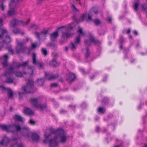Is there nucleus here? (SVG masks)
<instances>
[{"label":"nucleus","mask_w":147,"mask_h":147,"mask_svg":"<svg viewBox=\"0 0 147 147\" xmlns=\"http://www.w3.org/2000/svg\"><path fill=\"white\" fill-rule=\"evenodd\" d=\"M93 21V20H92V17L90 16L89 14H88L87 19V22H88L89 21Z\"/></svg>","instance_id":"nucleus-53"},{"label":"nucleus","mask_w":147,"mask_h":147,"mask_svg":"<svg viewBox=\"0 0 147 147\" xmlns=\"http://www.w3.org/2000/svg\"><path fill=\"white\" fill-rule=\"evenodd\" d=\"M13 32L15 34H18L19 32V30L18 29L16 28H15L12 30Z\"/></svg>","instance_id":"nucleus-50"},{"label":"nucleus","mask_w":147,"mask_h":147,"mask_svg":"<svg viewBox=\"0 0 147 147\" xmlns=\"http://www.w3.org/2000/svg\"><path fill=\"white\" fill-rule=\"evenodd\" d=\"M48 30H42L40 32V34L42 35H46L48 34Z\"/></svg>","instance_id":"nucleus-47"},{"label":"nucleus","mask_w":147,"mask_h":147,"mask_svg":"<svg viewBox=\"0 0 147 147\" xmlns=\"http://www.w3.org/2000/svg\"><path fill=\"white\" fill-rule=\"evenodd\" d=\"M87 17L86 13H83L80 18V21L81 22L85 20Z\"/></svg>","instance_id":"nucleus-34"},{"label":"nucleus","mask_w":147,"mask_h":147,"mask_svg":"<svg viewBox=\"0 0 147 147\" xmlns=\"http://www.w3.org/2000/svg\"><path fill=\"white\" fill-rule=\"evenodd\" d=\"M0 88L3 91H5L7 90V89L8 88H5L4 86L2 85L0 86Z\"/></svg>","instance_id":"nucleus-59"},{"label":"nucleus","mask_w":147,"mask_h":147,"mask_svg":"<svg viewBox=\"0 0 147 147\" xmlns=\"http://www.w3.org/2000/svg\"><path fill=\"white\" fill-rule=\"evenodd\" d=\"M28 61L23 62L22 63L13 62L10 65V67L7 69V71L4 75L6 76L11 74H13L15 73L14 69L15 68H19L21 67H25L28 65Z\"/></svg>","instance_id":"nucleus-1"},{"label":"nucleus","mask_w":147,"mask_h":147,"mask_svg":"<svg viewBox=\"0 0 147 147\" xmlns=\"http://www.w3.org/2000/svg\"><path fill=\"white\" fill-rule=\"evenodd\" d=\"M139 4L138 3H135L133 6L134 9L136 11H137L139 5Z\"/></svg>","instance_id":"nucleus-46"},{"label":"nucleus","mask_w":147,"mask_h":147,"mask_svg":"<svg viewBox=\"0 0 147 147\" xmlns=\"http://www.w3.org/2000/svg\"><path fill=\"white\" fill-rule=\"evenodd\" d=\"M57 135L60 139V142L63 144L65 143L67 141L68 137L66 135L64 130L61 129Z\"/></svg>","instance_id":"nucleus-5"},{"label":"nucleus","mask_w":147,"mask_h":147,"mask_svg":"<svg viewBox=\"0 0 147 147\" xmlns=\"http://www.w3.org/2000/svg\"><path fill=\"white\" fill-rule=\"evenodd\" d=\"M50 38L52 41H55L59 36L58 30L50 34Z\"/></svg>","instance_id":"nucleus-20"},{"label":"nucleus","mask_w":147,"mask_h":147,"mask_svg":"<svg viewBox=\"0 0 147 147\" xmlns=\"http://www.w3.org/2000/svg\"><path fill=\"white\" fill-rule=\"evenodd\" d=\"M80 71L82 73L84 74H86L85 71V69L83 68H81L80 69Z\"/></svg>","instance_id":"nucleus-64"},{"label":"nucleus","mask_w":147,"mask_h":147,"mask_svg":"<svg viewBox=\"0 0 147 147\" xmlns=\"http://www.w3.org/2000/svg\"><path fill=\"white\" fill-rule=\"evenodd\" d=\"M9 142V139L6 136H4L0 142V144L2 145H3L4 144H8Z\"/></svg>","instance_id":"nucleus-24"},{"label":"nucleus","mask_w":147,"mask_h":147,"mask_svg":"<svg viewBox=\"0 0 147 147\" xmlns=\"http://www.w3.org/2000/svg\"><path fill=\"white\" fill-rule=\"evenodd\" d=\"M28 71L26 72V71H23V74H29L30 75H32L33 74L34 71L32 69V67L31 66H29L28 68Z\"/></svg>","instance_id":"nucleus-25"},{"label":"nucleus","mask_w":147,"mask_h":147,"mask_svg":"<svg viewBox=\"0 0 147 147\" xmlns=\"http://www.w3.org/2000/svg\"><path fill=\"white\" fill-rule=\"evenodd\" d=\"M11 41V39L10 37L8 36H6L5 37V40H3L2 42H0L1 46L0 47V50H1L2 48L3 47L4 45L3 43L8 44L10 43Z\"/></svg>","instance_id":"nucleus-11"},{"label":"nucleus","mask_w":147,"mask_h":147,"mask_svg":"<svg viewBox=\"0 0 147 147\" xmlns=\"http://www.w3.org/2000/svg\"><path fill=\"white\" fill-rule=\"evenodd\" d=\"M41 52L45 56H47L48 53L46 49L44 48H42L41 49Z\"/></svg>","instance_id":"nucleus-40"},{"label":"nucleus","mask_w":147,"mask_h":147,"mask_svg":"<svg viewBox=\"0 0 147 147\" xmlns=\"http://www.w3.org/2000/svg\"><path fill=\"white\" fill-rule=\"evenodd\" d=\"M98 33L100 36L104 34L105 32V31L102 29L99 30L98 31Z\"/></svg>","instance_id":"nucleus-45"},{"label":"nucleus","mask_w":147,"mask_h":147,"mask_svg":"<svg viewBox=\"0 0 147 147\" xmlns=\"http://www.w3.org/2000/svg\"><path fill=\"white\" fill-rule=\"evenodd\" d=\"M45 76L48 80H50L53 79L58 78L59 77V75L58 74H52L51 73H47L45 72Z\"/></svg>","instance_id":"nucleus-9"},{"label":"nucleus","mask_w":147,"mask_h":147,"mask_svg":"<svg viewBox=\"0 0 147 147\" xmlns=\"http://www.w3.org/2000/svg\"><path fill=\"white\" fill-rule=\"evenodd\" d=\"M37 42L35 43H33L31 44V46L32 49H34L35 48L37 45Z\"/></svg>","instance_id":"nucleus-60"},{"label":"nucleus","mask_w":147,"mask_h":147,"mask_svg":"<svg viewBox=\"0 0 147 147\" xmlns=\"http://www.w3.org/2000/svg\"><path fill=\"white\" fill-rule=\"evenodd\" d=\"M89 40L91 42L94 43L95 45H99L101 44V42L98 39H96L95 37L91 35L89 36Z\"/></svg>","instance_id":"nucleus-14"},{"label":"nucleus","mask_w":147,"mask_h":147,"mask_svg":"<svg viewBox=\"0 0 147 147\" xmlns=\"http://www.w3.org/2000/svg\"><path fill=\"white\" fill-rule=\"evenodd\" d=\"M89 40L91 42L94 43L95 45H99L101 44V42L98 39H96L95 37L91 35L89 36Z\"/></svg>","instance_id":"nucleus-15"},{"label":"nucleus","mask_w":147,"mask_h":147,"mask_svg":"<svg viewBox=\"0 0 147 147\" xmlns=\"http://www.w3.org/2000/svg\"><path fill=\"white\" fill-rule=\"evenodd\" d=\"M146 4H145L142 5V10L144 11H146L147 9V7L146 6Z\"/></svg>","instance_id":"nucleus-49"},{"label":"nucleus","mask_w":147,"mask_h":147,"mask_svg":"<svg viewBox=\"0 0 147 147\" xmlns=\"http://www.w3.org/2000/svg\"><path fill=\"white\" fill-rule=\"evenodd\" d=\"M3 61L2 64L4 67H6L8 65V56L7 54L4 55L2 58Z\"/></svg>","instance_id":"nucleus-18"},{"label":"nucleus","mask_w":147,"mask_h":147,"mask_svg":"<svg viewBox=\"0 0 147 147\" xmlns=\"http://www.w3.org/2000/svg\"><path fill=\"white\" fill-rule=\"evenodd\" d=\"M11 130L9 131L13 133H14L16 132H19L21 131L22 128L20 125L18 124L13 123L10 125Z\"/></svg>","instance_id":"nucleus-7"},{"label":"nucleus","mask_w":147,"mask_h":147,"mask_svg":"<svg viewBox=\"0 0 147 147\" xmlns=\"http://www.w3.org/2000/svg\"><path fill=\"white\" fill-rule=\"evenodd\" d=\"M0 30H1V34H0V39H1L3 37L5 34H7V32L6 30L5 29H2L1 27H0Z\"/></svg>","instance_id":"nucleus-30"},{"label":"nucleus","mask_w":147,"mask_h":147,"mask_svg":"<svg viewBox=\"0 0 147 147\" xmlns=\"http://www.w3.org/2000/svg\"><path fill=\"white\" fill-rule=\"evenodd\" d=\"M106 110L105 108H104L100 107H99L97 109L98 112L102 114H104L105 113Z\"/></svg>","instance_id":"nucleus-32"},{"label":"nucleus","mask_w":147,"mask_h":147,"mask_svg":"<svg viewBox=\"0 0 147 147\" xmlns=\"http://www.w3.org/2000/svg\"><path fill=\"white\" fill-rule=\"evenodd\" d=\"M87 105L85 102H83L81 105V107L82 109H84L86 107Z\"/></svg>","instance_id":"nucleus-51"},{"label":"nucleus","mask_w":147,"mask_h":147,"mask_svg":"<svg viewBox=\"0 0 147 147\" xmlns=\"http://www.w3.org/2000/svg\"><path fill=\"white\" fill-rule=\"evenodd\" d=\"M44 80L42 79H38L37 80L38 84V86H42L44 83Z\"/></svg>","instance_id":"nucleus-36"},{"label":"nucleus","mask_w":147,"mask_h":147,"mask_svg":"<svg viewBox=\"0 0 147 147\" xmlns=\"http://www.w3.org/2000/svg\"><path fill=\"white\" fill-rule=\"evenodd\" d=\"M89 40L91 42L94 43L95 45H99L101 44V42L98 39H96L95 37L91 35L89 36Z\"/></svg>","instance_id":"nucleus-13"},{"label":"nucleus","mask_w":147,"mask_h":147,"mask_svg":"<svg viewBox=\"0 0 147 147\" xmlns=\"http://www.w3.org/2000/svg\"><path fill=\"white\" fill-rule=\"evenodd\" d=\"M58 84L56 83H52L50 85L51 87H56L58 86Z\"/></svg>","instance_id":"nucleus-57"},{"label":"nucleus","mask_w":147,"mask_h":147,"mask_svg":"<svg viewBox=\"0 0 147 147\" xmlns=\"http://www.w3.org/2000/svg\"><path fill=\"white\" fill-rule=\"evenodd\" d=\"M31 138L33 142H37L40 139L39 135L36 133H34L32 134Z\"/></svg>","instance_id":"nucleus-21"},{"label":"nucleus","mask_w":147,"mask_h":147,"mask_svg":"<svg viewBox=\"0 0 147 147\" xmlns=\"http://www.w3.org/2000/svg\"><path fill=\"white\" fill-rule=\"evenodd\" d=\"M48 46L50 47H53L55 46V44L54 43L51 42L48 44Z\"/></svg>","instance_id":"nucleus-63"},{"label":"nucleus","mask_w":147,"mask_h":147,"mask_svg":"<svg viewBox=\"0 0 147 147\" xmlns=\"http://www.w3.org/2000/svg\"><path fill=\"white\" fill-rule=\"evenodd\" d=\"M91 41L88 40H85V43L86 45L90 46L91 45Z\"/></svg>","instance_id":"nucleus-48"},{"label":"nucleus","mask_w":147,"mask_h":147,"mask_svg":"<svg viewBox=\"0 0 147 147\" xmlns=\"http://www.w3.org/2000/svg\"><path fill=\"white\" fill-rule=\"evenodd\" d=\"M22 0H17V1H16L14 0H10L9 7H12L14 9H17L19 7V6L18 5V2L20 1H22Z\"/></svg>","instance_id":"nucleus-10"},{"label":"nucleus","mask_w":147,"mask_h":147,"mask_svg":"<svg viewBox=\"0 0 147 147\" xmlns=\"http://www.w3.org/2000/svg\"><path fill=\"white\" fill-rule=\"evenodd\" d=\"M8 51L9 52L11 53L12 54H13L14 53L13 50L12 49L11 47H10L8 48Z\"/></svg>","instance_id":"nucleus-52"},{"label":"nucleus","mask_w":147,"mask_h":147,"mask_svg":"<svg viewBox=\"0 0 147 147\" xmlns=\"http://www.w3.org/2000/svg\"><path fill=\"white\" fill-rule=\"evenodd\" d=\"M15 76L19 77H22L23 76V75L21 71H17L15 73Z\"/></svg>","instance_id":"nucleus-44"},{"label":"nucleus","mask_w":147,"mask_h":147,"mask_svg":"<svg viewBox=\"0 0 147 147\" xmlns=\"http://www.w3.org/2000/svg\"><path fill=\"white\" fill-rule=\"evenodd\" d=\"M47 106L45 104H38V105L36 108L38 109L41 110H42L47 108Z\"/></svg>","instance_id":"nucleus-27"},{"label":"nucleus","mask_w":147,"mask_h":147,"mask_svg":"<svg viewBox=\"0 0 147 147\" xmlns=\"http://www.w3.org/2000/svg\"><path fill=\"white\" fill-rule=\"evenodd\" d=\"M93 21L96 25H98L101 23V21L98 18L93 20Z\"/></svg>","instance_id":"nucleus-43"},{"label":"nucleus","mask_w":147,"mask_h":147,"mask_svg":"<svg viewBox=\"0 0 147 147\" xmlns=\"http://www.w3.org/2000/svg\"><path fill=\"white\" fill-rule=\"evenodd\" d=\"M7 91L8 94L9 98H11L13 97V93L11 90V89L10 88H7Z\"/></svg>","instance_id":"nucleus-35"},{"label":"nucleus","mask_w":147,"mask_h":147,"mask_svg":"<svg viewBox=\"0 0 147 147\" xmlns=\"http://www.w3.org/2000/svg\"><path fill=\"white\" fill-rule=\"evenodd\" d=\"M70 43V48L73 51L76 50V47L78 45H76L75 43H74L72 42H71Z\"/></svg>","instance_id":"nucleus-37"},{"label":"nucleus","mask_w":147,"mask_h":147,"mask_svg":"<svg viewBox=\"0 0 147 147\" xmlns=\"http://www.w3.org/2000/svg\"><path fill=\"white\" fill-rule=\"evenodd\" d=\"M67 112V111L65 110V109H62L60 111V113L61 114H65Z\"/></svg>","instance_id":"nucleus-55"},{"label":"nucleus","mask_w":147,"mask_h":147,"mask_svg":"<svg viewBox=\"0 0 147 147\" xmlns=\"http://www.w3.org/2000/svg\"><path fill=\"white\" fill-rule=\"evenodd\" d=\"M86 53L85 55V58L87 59L90 56V53L89 52V48L88 47H86L85 48Z\"/></svg>","instance_id":"nucleus-39"},{"label":"nucleus","mask_w":147,"mask_h":147,"mask_svg":"<svg viewBox=\"0 0 147 147\" xmlns=\"http://www.w3.org/2000/svg\"><path fill=\"white\" fill-rule=\"evenodd\" d=\"M11 147H24V146L23 144H18L17 143H16L12 145Z\"/></svg>","instance_id":"nucleus-42"},{"label":"nucleus","mask_w":147,"mask_h":147,"mask_svg":"<svg viewBox=\"0 0 147 147\" xmlns=\"http://www.w3.org/2000/svg\"><path fill=\"white\" fill-rule=\"evenodd\" d=\"M30 19H29L27 22H24L22 21L18 20L16 19L13 20L11 23V26L13 28L15 27L20 23L22 24L23 26L28 25L29 23Z\"/></svg>","instance_id":"nucleus-6"},{"label":"nucleus","mask_w":147,"mask_h":147,"mask_svg":"<svg viewBox=\"0 0 147 147\" xmlns=\"http://www.w3.org/2000/svg\"><path fill=\"white\" fill-rule=\"evenodd\" d=\"M35 34L36 36V37L38 38V39H40V36L39 33L38 32H35Z\"/></svg>","instance_id":"nucleus-58"},{"label":"nucleus","mask_w":147,"mask_h":147,"mask_svg":"<svg viewBox=\"0 0 147 147\" xmlns=\"http://www.w3.org/2000/svg\"><path fill=\"white\" fill-rule=\"evenodd\" d=\"M109 103V100L107 97H104L102 100V103L105 105H107Z\"/></svg>","instance_id":"nucleus-41"},{"label":"nucleus","mask_w":147,"mask_h":147,"mask_svg":"<svg viewBox=\"0 0 147 147\" xmlns=\"http://www.w3.org/2000/svg\"><path fill=\"white\" fill-rule=\"evenodd\" d=\"M23 113L26 115H31L34 114V112L30 108H27L23 111Z\"/></svg>","instance_id":"nucleus-23"},{"label":"nucleus","mask_w":147,"mask_h":147,"mask_svg":"<svg viewBox=\"0 0 147 147\" xmlns=\"http://www.w3.org/2000/svg\"><path fill=\"white\" fill-rule=\"evenodd\" d=\"M29 101L30 104L35 108L37 107V105L38 104V100L36 98H30L29 99Z\"/></svg>","instance_id":"nucleus-16"},{"label":"nucleus","mask_w":147,"mask_h":147,"mask_svg":"<svg viewBox=\"0 0 147 147\" xmlns=\"http://www.w3.org/2000/svg\"><path fill=\"white\" fill-rule=\"evenodd\" d=\"M77 32L80 33L79 34L76 38L75 43L76 45H78L80 41V36L81 35H82L83 36H84L85 35L84 32L82 31V29L81 28H79V29L77 30Z\"/></svg>","instance_id":"nucleus-8"},{"label":"nucleus","mask_w":147,"mask_h":147,"mask_svg":"<svg viewBox=\"0 0 147 147\" xmlns=\"http://www.w3.org/2000/svg\"><path fill=\"white\" fill-rule=\"evenodd\" d=\"M69 107L71 108L74 111L76 108V105H69Z\"/></svg>","instance_id":"nucleus-56"},{"label":"nucleus","mask_w":147,"mask_h":147,"mask_svg":"<svg viewBox=\"0 0 147 147\" xmlns=\"http://www.w3.org/2000/svg\"><path fill=\"white\" fill-rule=\"evenodd\" d=\"M29 123L31 125H34L35 124V122L32 119H30L29 121Z\"/></svg>","instance_id":"nucleus-61"},{"label":"nucleus","mask_w":147,"mask_h":147,"mask_svg":"<svg viewBox=\"0 0 147 147\" xmlns=\"http://www.w3.org/2000/svg\"><path fill=\"white\" fill-rule=\"evenodd\" d=\"M72 35L70 33H69L67 32H62V38H64L67 39L69 38Z\"/></svg>","instance_id":"nucleus-29"},{"label":"nucleus","mask_w":147,"mask_h":147,"mask_svg":"<svg viewBox=\"0 0 147 147\" xmlns=\"http://www.w3.org/2000/svg\"><path fill=\"white\" fill-rule=\"evenodd\" d=\"M0 8L3 11L5 9V6L3 3H2L0 6Z\"/></svg>","instance_id":"nucleus-62"},{"label":"nucleus","mask_w":147,"mask_h":147,"mask_svg":"<svg viewBox=\"0 0 147 147\" xmlns=\"http://www.w3.org/2000/svg\"><path fill=\"white\" fill-rule=\"evenodd\" d=\"M61 128H58L57 129L54 130L52 127H49L47 129L45 132L44 135L46 138H48L53 134L57 135Z\"/></svg>","instance_id":"nucleus-4"},{"label":"nucleus","mask_w":147,"mask_h":147,"mask_svg":"<svg viewBox=\"0 0 147 147\" xmlns=\"http://www.w3.org/2000/svg\"><path fill=\"white\" fill-rule=\"evenodd\" d=\"M10 125H5L0 124V128L3 131H9L11 130Z\"/></svg>","instance_id":"nucleus-22"},{"label":"nucleus","mask_w":147,"mask_h":147,"mask_svg":"<svg viewBox=\"0 0 147 147\" xmlns=\"http://www.w3.org/2000/svg\"><path fill=\"white\" fill-rule=\"evenodd\" d=\"M37 66H38L39 69H43L44 63L42 62H40L39 61H37V63L35 65Z\"/></svg>","instance_id":"nucleus-38"},{"label":"nucleus","mask_w":147,"mask_h":147,"mask_svg":"<svg viewBox=\"0 0 147 147\" xmlns=\"http://www.w3.org/2000/svg\"><path fill=\"white\" fill-rule=\"evenodd\" d=\"M33 87V81L32 80L28 79L27 85L23 86L22 88L26 93H32L34 92Z\"/></svg>","instance_id":"nucleus-3"},{"label":"nucleus","mask_w":147,"mask_h":147,"mask_svg":"<svg viewBox=\"0 0 147 147\" xmlns=\"http://www.w3.org/2000/svg\"><path fill=\"white\" fill-rule=\"evenodd\" d=\"M120 43L121 44H122L124 42V40L123 37V36H120Z\"/></svg>","instance_id":"nucleus-54"},{"label":"nucleus","mask_w":147,"mask_h":147,"mask_svg":"<svg viewBox=\"0 0 147 147\" xmlns=\"http://www.w3.org/2000/svg\"><path fill=\"white\" fill-rule=\"evenodd\" d=\"M16 9H14L12 7H10L8 11L7 15L9 16H11L15 15L17 13Z\"/></svg>","instance_id":"nucleus-17"},{"label":"nucleus","mask_w":147,"mask_h":147,"mask_svg":"<svg viewBox=\"0 0 147 147\" xmlns=\"http://www.w3.org/2000/svg\"><path fill=\"white\" fill-rule=\"evenodd\" d=\"M59 63H57L55 59L52 60L50 63V65L53 67H55L59 65Z\"/></svg>","instance_id":"nucleus-31"},{"label":"nucleus","mask_w":147,"mask_h":147,"mask_svg":"<svg viewBox=\"0 0 147 147\" xmlns=\"http://www.w3.org/2000/svg\"><path fill=\"white\" fill-rule=\"evenodd\" d=\"M7 71V69L6 71L2 75V76H4L7 78L4 81V82L7 83H11L13 82V79L10 77H9L11 75V74L6 76L4 75L5 73Z\"/></svg>","instance_id":"nucleus-19"},{"label":"nucleus","mask_w":147,"mask_h":147,"mask_svg":"<svg viewBox=\"0 0 147 147\" xmlns=\"http://www.w3.org/2000/svg\"><path fill=\"white\" fill-rule=\"evenodd\" d=\"M13 119L15 121H17L22 122L23 121V118L19 115L15 114L13 117Z\"/></svg>","instance_id":"nucleus-26"},{"label":"nucleus","mask_w":147,"mask_h":147,"mask_svg":"<svg viewBox=\"0 0 147 147\" xmlns=\"http://www.w3.org/2000/svg\"><path fill=\"white\" fill-rule=\"evenodd\" d=\"M76 76L75 75L72 73H70L69 75V78L68 80L70 81H74L76 78Z\"/></svg>","instance_id":"nucleus-28"},{"label":"nucleus","mask_w":147,"mask_h":147,"mask_svg":"<svg viewBox=\"0 0 147 147\" xmlns=\"http://www.w3.org/2000/svg\"><path fill=\"white\" fill-rule=\"evenodd\" d=\"M32 63L34 65H36L37 63L36 61V54L35 53H33L32 55Z\"/></svg>","instance_id":"nucleus-33"},{"label":"nucleus","mask_w":147,"mask_h":147,"mask_svg":"<svg viewBox=\"0 0 147 147\" xmlns=\"http://www.w3.org/2000/svg\"><path fill=\"white\" fill-rule=\"evenodd\" d=\"M24 43L22 42H19L18 43V45L16 49V52L18 53H26L28 51L29 54L30 52V49L26 46H24Z\"/></svg>","instance_id":"nucleus-2"},{"label":"nucleus","mask_w":147,"mask_h":147,"mask_svg":"<svg viewBox=\"0 0 147 147\" xmlns=\"http://www.w3.org/2000/svg\"><path fill=\"white\" fill-rule=\"evenodd\" d=\"M49 143L50 147H56L58 144L57 138L49 140Z\"/></svg>","instance_id":"nucleus-12"}]
</instances>
